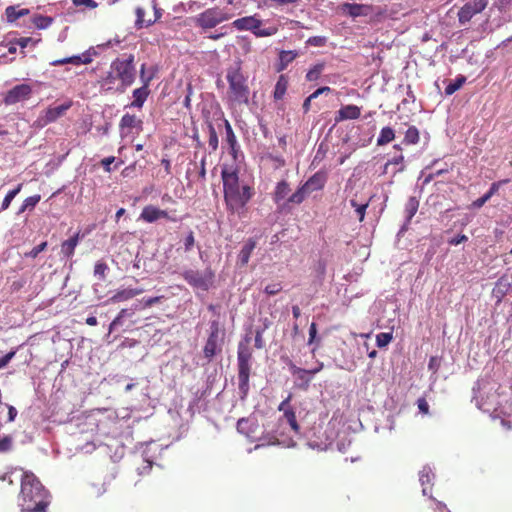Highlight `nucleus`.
Segmentation results:
<instances>
[{
    "mask_svg": "<svg viewBox=\"0 0 512 512\" xmlns=\"http://www.w3.org/2000/svg\"><path fill=\"white\" fill-rule=\"evenodd\" d=\"M21 188H22V184H19L15 189H13L7 193V195L5 196V198L2 202L1 210H6L10 206L12 200L21 191Z\"/></svg>",
    "mask_w": 512,
    "mask_h": 512,
    "instance_id": "obj_41",
    "label": "nucleus"
},
{
    "mask_svg": "<svg viewBox=\"0 0 512 512\" xmlns=\"http://www.w3.org/2000/svg\"><path fill=\"white\" fill-rule=\"evenodd\" d=\"M325 68V63H317L315 64L306 74V80L309 82L316 81L320 78L321 73Z\"/></svg>",
    "mask_w": 512,
    "mask_h": 512,
    "instance_id": "obj_35",
    "label": "nucleus"
},
{
    "mask_svg": "<svg viewBox=\"0 0 512 512\" xmlns=\"http://www.w3.org/2000/svg\"><path fill=\"white\" fill-rule=\"evenodd\" d=\"M297 56L298 53L295 51H281L279 54L280 64L278 71L284 70Z\"/></svg>",
    "mask_w": 512,
    "mask_h": 512,
    "instance_id": "obj_29",
    "label": "nucleus"
},
{
    "mask_svg": "<svg viewBox=\"0 0 512 512\" xmlns=\"http://www.w3.org/2000/svg\"><path fill=\"white\" fill-rule=\"evenodd\" d=\"M208 132H209V140H208L209 147L212 149V151H216L218 149L219 141H218L217 132L211 123L208 125Z\"/></svg>",
    "mask_w": 512,
    "mask_h": 512,
    "instance_id": "obj_42",
    "label": "nucleus"
},
{
    "mask_svg": "<svg viewBox=\"0 0 512 512\" xmlns=\"http://www.w3.org/2000/svg\"><path fill=\"white\" fill-rule=\"evenodd\" d=\"M21 512H45L50 503L49 492L33 473L25 472L21 479Z\"/></svg>",
    "mask_w": 512,
    "mask_h": 512,
    "instance_id": "obj_1",
    "label": "nucleus"
},
{
    "mask_svg": "<svg viewBox=\"0 0 512 512\" xmlns=\"http://www.w3.org/2000/svg\"><path fill=\"white\" fill-rule=\"evenodd\" d=\"M466 82V77L463 75L458 76L453 82H450L445 88V94L450 96L459 90Z\"/></svg>",
    "mask_w": 512,
    "mask_h": 512,
    "instance_id": "obj_36",
    "label": "nucleus"
},
{
    "mask_svg": "<svg viewBox=\"0 0 512 512\" xmlns=\"http://www.w3.org/2000/svg\"><path fill=\"white\" fill-rule=\"evenodd\" d=\"M418 409L423 414H427L429 411V405L428 402L424 398H420L417 401Z\"/></svg>",
    "mask_w": 512,
    "mask_h": 512,
    "instance_id": "obj_58",
    "label": "nucleus"
},
{
    "mask_svg": "<svg viewBox=\"0 0 512 512\" xmlns=\"http://www.w3.org/2000/svg\"><path fill=\"white\" fill-rule=\"evenodd\" d=\"M110 69L116 73V77L121 82V87L118 88L121 92H124L135 80L134 56L132 54L125 59H115L111 63Z\"/></svg>",
    "mask_w": 512,
    "mask_h": 512,
    "instance_id": "obj_3",
    "label": "nucleus"
},
{
    "mask_svg": "<svg viewBox=\"0 0 512 512\" xmlns=\"http://www.w3.org/2000/svg\"><path fill=\"white\" fill-rule=\"evenodd\" d=\"M434 478V474L432 473V469L429 466H424L423 469L419 473V481L423 486L422 493L423 495H428L427 488L425 484L431 483Z\"/></svg>",
    "mask_w": 512,
    "mask_h": 512,
    "instance_id": "obj_28",
    "label": "nucleus"
},
{
    "mask_svg": "<svg viewBox=\"0 0 512 512\" xmlns=\"http://www.w3.org/2000/svg\"><path fill=\"white\" fill-rule=\"evenodd\" d=\"M226 79L229 84L227 98L233 105L247 104L249 101L250 90L246 83V78L241 72L239 62L231 65L227 69Z\"/></svg>",
    "mask_w": 512,
    "mask_h": 512,
    "instance_id": "obj_2",
    "label": "nucleus"
},
{
    "mask_svg": "<svg viewBox=\"0 0 512 512\" xmlns=\"http://www.w3.org/2000/svg\"><path fill=\"white\" fill-rule=\"evenodd\" d=\"M140 217L148 223H153L160 219L159 208L152 205L146 206L143 208Z\"/></svg>",
    "mask_w": 512,
    "mask_h": 512,
    "instance_id": "obj_26",
    "label": "nucleus"
},
{
    "mask_svg": "<svg viewBox=\"0 0 512 512\" xmlns=\"http://www.w3.org/2000/svg\"><path fill=\"white\" fill-rule=\"evenodd\" d=\"M282 290V286L280 283H273V284H268L266 287H265V293L268 294V295H276L277 293H279L280 291Z\"/></svg>",
    "mask_w": 512,
    "mask_h": 512,
    "instance_id": "obj_51",
    "label": "nucleus"
},
{
    "mask_svg": "<svg viewBox=\"0 0 512 512\" xmlns=\"http://www.w3.org/2000/svg\"><path fill=\"white\" fill-rule=\"evenodd\" d=\"M403 160H404L403 155L399 154V155L393 157L391 160H389L386 163L385 169H387L390 165H400V167L397 170H395L394 173L401 172L404 170Z\"/></svg>",
    "mask_w": 512,
    "mask_h": 512,
    "instance_id": "obj_47",
    "label": "nucleus"
},
{
    "mask_svg": "<svg viewBox=\"0 0 512 512\" xmlns=\"http://www.w3.org/2000/svg\"><path fill=\"white\" fill-rule=\"evenodd\" d=\"M326 182V176L324 173L317 172L311 176L303 185L305 189L311 194L314 191L320 190L324 187Z\"/></svg>",
    "mask_w": 512,
    "mask_h": 512,
    "instance_id": "obj_20",
    "label": "nucleus"
},
{
    "mask_svg": "<svg viewBox=\"0 0 512 512\" xmlns=\"http://www.w3.org/2000/svg\"><path fill=\"white\" fill-rule=\"evenodd\" d=\"M118 77H116V73L110 69L108 74L105 78H103L102 85L107 86L109 89L112 88V85L114 84L115 80H117Z\"/></svg>",
    "mask_w": 512,
    "mask_h": 512,
    "instance_id": "obj_50",
    "label": "nucleus"
},
{
    "mask_svg": "<svg viewBox=\"0 0 512 512\" xmlns=\"http://www.w3.org/2000/svg\"><path fill=\"white\" fill-rule=\"evenodd\" d=\"M365 6L356 3H345L343 5V10L347 12L351 17H358L365 15L364 13Z\"/></svg>",
    "mask_w": 512,
    "mask_h": 512,
    "instance_id": "obj_32",
    "label": "nucleus"
},
{
    "mask_svg": "<svg viewBox=\"0 0 512 512\" xmlns=\"http://www.w3.org/2000/svg\"><path fill=\"white\" fill-rule=\"evenodd\" d=\"M140 309V304H134L130 308L122 309L117 317L110 323L109 331L117 329L119 326L123 324V319L132 317L137 310Z\"/></svg>",
    "mask_w": 512,
    "mask_h": 512,
    "instance_id": "obj_18",
    "label": "nucleus"
},
{
    "mask_svg": "<svg viewBox=\"0 0 512 512\" xmlns=\"http://www.w3.org/2000/svg\"><path fill=\"white\" fill-rule=\"evenodd\" d=\"M30 43H36L33 41L30 37H22L16 40V44L19 45L21 48L27 47Z\"/></svg>",
    "mask_w": 512,
    "mask_h": 512,
    "instance_id": "obj_62",
    "label": "nucleus"
},
{
    "mask_svg": "<svg viewBox=\"0 0 512 512\" xmlns=\"http://www.w3.org/2000/svg\"><path fill=\"white\" fill-rule=\"evenodd\" d=\"M367 207H368V203H364V204L358 205L357 208L355 209V211H356V213L358 215L359 221H363L364 220L365 211H366Z\"/></svg>",
    "mask_w": 512,
    "mask_h": 512,
    "instance_id": "obj_59",
    "label": "nucleus"
},
{
    "mask_svg": "<svg viewBox=\"0 0 512 512\" xmlns=\"http://www.w3.org/2000/svg\"><path fill=\"white\" fill-rule=\"evenodd\" d=\"M468 240V237L464 234L458 235L452 239L449 240V244L451 245H459L462 242H466Z\"/></svg>",
    "mask_w": 512,
    "mask_h": 512,
    "instance_id": "obj_63",
    "label": "nucleus"
},
{
    "mask_svg": "<svg viewBox=\"0 0 512 512\" xmlns=\"http://www.w3.org/2000/svg\"><path fill=\"white\" fill-rule=\"evenodd\" d=\"M310 195L309 191L307 189H305V186L302 185L301 187H299L297 189L296 192H294L289 198H288V202L289 203H294V204H300L302 203L306 197Z\"/></svg>",
    "mask_w": 512,
    "mask_h": 512,
    "instance_id": "obj_34",
    "label": "nucleus"
},
{
    "mask_svg": "<svg viewBox=\"0 0 512 512\" xmlns=\"http://www.w3.org/2000/svg\"><path fill=\"white\" fill-rule=\"evenodd\" d=\"M252 196L253 190L249 185H242L240 189L224 195L228 211L231 213L241 214Z\"/></svg>",
    "mask_w": 512,
    "mask_h": 512,
    "instance_id": "obj_6",
    "label": "nucleus"
},
{
    "mask_svg": "<svg viewBox=\"0 0 512 512\" xmlns=\"http://www.w3.org/2000/svg\"><path fill=\"white\" fill-rule=\"evenodd\" d=\"M163 296H156V297H149V298H143L142 303L144 307H151L154 304H157L161 301Z\"/></svg>",
    "mask_w": 512,
    "mask_h": 512,
    "instance_id": "obj_55",
    "label": "nucleus"
},
{
    "mask_svg": "<svg viewBox=\"0 0 512 512\" xmlns=\"http://www.w3.org/2000/svg\"><path fill=\"white\" fill-rule=\"evenodd\" d=\"M223 341L224 332L221 331L219 322L216 320L211 321L208 338L203 347V354L207 362H211L217 354L221 353Z\"/></svg>",
    "mask_w": 512,
    "mask_h": 512,
    "instance_id": "obj_4",
    "label": "nucleus"
},
{
    "mask_svg": "<svg viewBox=\"0 0 512 512\" xmlns=\"http://www.w3.org/2000/svg\"><path fill=\"white\" fill-rule=\"evenodd\" d=\"M47 247V242H42L39 245L32 248L29 252H26L25 257L36 258L42 251Z\"/></svg>",
    "mask_w": 512,
    "mask_h": 512,
    "instance_id": "obj_48",
    "label": "nucleus"
},
{
    "mask_svg": "<svg viewBox=\"0 0 512 512\" xmlns=\"http://www.w3.org/2000/svg\"><path fill=\"white\" fill-rule=\"evenodd\" d=\"M251 369H238V394L241 401H245L249 393V377Z\"/></svg>",
    "mask_w": 512,
    "mask_h": 512,
    "instance_id": "obj_15",
    "label": "nucleus"
},
{
    "mask_svg": "<svg viewBox=\"0 0 512 512\" xmlns=\"http://www.w3.org/2000/svg\"><path fill=\"white\" fill-rule=\"evenodd\" d=\"M13 438L9 435L0 438V453L8 452L12 449Z\"/></svg>",
    "mask_w": 512,
    "mask_h": 512,
    "instance_id": "obj_46",
    "label": "nucleus"
},
{
    "mask_svg": "<svg viewBox=\"0 0 512 512\" xmlns=\"http://www.w3.org/2000/svg\"><path fill=\"white\" fill-rule=\"evenodd\" d=\"M361 110L356 105H346L342 107L335 117L336 122L348 120V119H357L360 117Z\"/></svg>",
    "mask_w": 512,
    "mask_h": 512,
    "instance_id": "obj_17",
    "label": "nucleus"
},
{
    "mask_svg": "<svg viewBox=\"0 0 512 512\" xmlns=\"http://www.w3.org/2000/svg\"><path fill=\"white\" fill-rule=\"evenodd\" d=\"M223 123H224V127H225L224 141L227 143V145L230 149V154L232 155L233 159L236 161L237 154L240 151V145L238 144L236 135H235L229 121L227 119H224Z\"/></svg>",
    "mask_w": 512,
    "mask_h": 512,
    "instance_id": "obj_14",
    "label": "nucleus"
},
{
    "mask_svg": "<svg viewBox=\"0 0 512 512\" xmlns=\"http://www.w3.org/2000/svg\"><path fill=\"white\" fill-rule=\"evenodd\" d=\"M74 5L76 6H86L88 8H96L97 3L94 0H74Z\"/></svg>",
    "mask_w": 512,
    "mask_h": 512,
    "instance_id": "obj_56",
    "label": "nucleus"
},
{
    "mask_svg": "<svg viewBox=\"0 0 512 512\" xmlns=\"http://www.w3.org/2000/svg\"><path fill=\"white\" fill-rule=\"evenodd\" d=\"M52 22H53V19L48 16L36 15L32 18V23L38 29H46L52 24Z\"/></svg>",
    "mask_w": 512,
    "mask_h": 512,
    "instance_id": "obj_38",
    "label": "nucleus"
},
{
    "mask_svg": "<svg viewBox=\"0 0 512 512\" xmlns=\"http://www.w3.org/2000/svg\"><path fill=\"white\" fill-rule=\"evenodd\" d=\"M239 169L235 164H223L221 167V178L223 182L224 195L238 190L242 187L239 182Z\"/></svg>",
    "mask_w": 512,
    "mask_h": 512,
    "instance_id": "obj_10",
    "label": "nucleus"
},
{
    "mask_svg": "<svg viewBox=\"0 0 512 512\" xmlns=\"http://www.w3.org/2000/svg\"><path fill=\"white\" fill-rule=\"evenodd\" d=\"M490 199L489 195H487L486 193L478 198L477 200H475L473 203H472V206L474 208H481L488 200Z\"/></svg>",
    "mask_w": 512,
    "mask_h": 512,
    "instance_id": "obj_60",
    "label": "nucleus"
},
{
    "mask_svg": "<svg viewBox=\"0 0 512 512\" xmlns=\"http://www.w3.org/2000/svg\"><path fill=\"white\" fill-rule=\"evenodd\" d=\"M237 431L246 436H250L253 432L252 423L248 418H241L237 421Z\"/></svg>",
    "mask_w": 512,
    "mask_h": 512,
    "instance_id": "obj_39",
    "label": "nucleus"
},
{
    "mask_svg": "<svg viewBox=\"0 0 512 512\" xmlns=\"http://www.w3.org/2000/svg\"><path fill=\"white\" fill-rule=\"evenodd\" d=\"M419 207V201L416 197H410L405 205L406 221L409 222L416 214Z\"/></svg>",
    "mask_w": 512,
    "mask_h": 512,
    "instance_id": "obj_33",
    "label": "nucleus"
},
{
    "mask_svg": "<svg viewBox=\"0 0 512 512\" xmlns=\"http://www.w3.org/2000/svg\"><path fill=\"white\" fill-rule=\"evenodd\" d=\"M32 88L28 84H19L9 90L4 98L6 105H13L30 97Z\"/></svg>",
    "mask_w": 512,
    "mask_h": 512,
    "instance_id": "obj_13",
    "label": "nucleus"
},
{
    "mask_svg": "<svg viewBox=\"0 0 512 512\" xmlns=\"http://www.w3.org/2000/svg\"><path fill=\"white\" fill-rule=\"evenodd\" d=\"M151 77L146 78L144 80V84L142 87L137 88L133 91V102L130 104L131 107L142 108L148 95H149V82Z\"/></svg>",
    "mask_w": 512,
    "mask_h": 512,
    "instance_id": "obj_16",
    "label": "nucleus"
},
{
    "mask_svg": "<svg viewBox=\"0 0 512 512\" xmlns=\"http://www.w3.org/2000/svg\"><path fill=\"white\" fill-rule=\"evenodd\" d=\"M331 91V88L328 87V86H324V87H320L318 88L317 90H315L311 95H310V99H315L317 98L319 95H322L324 93H329Z\"/></svg>",
    "mask_w": 512,
    "mask_h": 512,
    "instance_id": "obj_61",
    "label": "nucleus"
},
{
    "mask_svg": "<svg viewBox=\"0 0 512 512\" xmlns=\"http://www.w3.org/2000/svg\"><path fill=\"white\" fill-rule=\"evenodd\" d=\"M182 277L193 288L208 291L213 284L215 275L211 269H206L204 272L187 269L183 271Z\"/></svg>",
    "mask_w": 512,
    "mask_h": 512,
    "instance_id": "obj_7",
    "label": "nucleus"
},
{
    "mask_svg": "<svg viewBox=\"0 0 512 512\" xmlns=\"http://www.w3.org/2000/svg\"><path fill=\"white\" fill-rule=\"evenodd\" d=\"M79 242V233L65 240L61 245V253L66 257H71Z\"/></svg>",
    "mask_w": 512,
    "mask_h": 512,
    "instance_id": "obj_25",
    "label": "nucleus"
},
{
    "mask_svg": "<svg viewBox=\"0 0 512 512\" xmlns=\"http://www.w3.org/2000/svg\"><path fill=\"white\" fill-rule=\"evenodd\" d=\"M233 17V14L224 11L218 7L210 8L202 12L197 17V25L203 29H211L218 24L227 21Z\"/></svg>",
    "mask_w": 512,
    "mask_h": 512,
    "instance_id": "obj_8",
    "label": "nucleus"
},
{
    "mask_svg": "<svg viewBox=\"0 0 512 512\" xmlns=\"http://www.w3.org/2000/svg\"><path fill=\"white\" fill-rule=\"evenodd\" d=\"M232 25L239 31H251L256 37L272 36L278 31L275 26L261 28L262 21L256 15L238 18Z\"/></svg>",
    "mask_w": 512,
    "mask_h": 512,
    "instance_id": "obj_5",
    "label": "nucleus"
},
{
    "mask_svg": "<svg viewBox=\"0 0 512 512\" xmlns=\"http://www.w3.org/2000/svg\"><path fill=\"white\" fill-rule=\"evenodd\" d=\"M405 141L408 144H416L419 141V132L416 127L411 126L407 129L405 133Z\"/></svg>",
    "mask_w": 512,
    "mask_h": 512,
    "instance_id": "obj_44",
    "label": "nucleus"
},
{
    "mask_svg": "<svg viewBox=\"0 0 512 512\" xmlns=\"http://www.w3.org/2000/svg\"><path fill=\"white\" fill-rule=\"evenodd\" d=\"M205 165H206V156H203L200 161V168H199V174H198L199 179H201L202 181H204L206 178Z\"/></svg>",
    "mask_w": 512,
    "mask_h": 512,
    "instance_id": "obj_57",
    "label": "nucleus"
},
{
    "mask_svg": "<svg viewBox=\"0 0 512 512\" xmlns=\"http://www.w3.org/2000/svg\"><path fill=\"white\" fill-rule=\"evenodd\" d=\"M115 161V157L113 156H110V157H106L104 158L102 161H101V164L102 166L104 167V169L107 171V172H110L111 171V167L110 165Z\"/></svg>",
    "mask_w": 512,
    "mask_h": 512,
    "instance_id": "obj_64",
    "label": "nucleus"
},
{
    "mask_svg": "<svg viewBox=\"0 0 512 512\" xmlns=\"http://www.w3.org/2000/svg\"><path fill=\"white\" fill-rule=\"evenodd\" d=\"M289 192V184L285 180L280 181L275 188L274 201L276 203H279L280 201L284 200L287 197Z\"/></svg>",
    "mask_w": 512,
    "mask_h": 512,
    "instance_id": "obj_27",
    "label": "nucleus"
},
{
    "mask_svg": "<svg viewBox=\"0 0 512 512\" xmlns=\"http://www.w3.org/2000/svg\"><path fill=\"white\" fill-rule=\"evenodd\" d=\"M72 104V101L68 100L59 106L47 108L44 111V114L39 118V121L43 126L55 122L57 119L65 115V113L71 108Z\"/></svg>",
    "mask_w": 512,
    "mask_h": 512,
    "instance_id": "obj_12",
    "label": "nucleus"
},
{
    "mask_svg": "<svg viewBox=\"0 0 512 512\" xmlns=\"http://www.w3.org/2000/svg\"><path fill=\"white\" fill-rule=\"evenodd\" d=\"M395 138L394 130L390 127H384L380 131V135L377 138V145L383 146L390 143Z\"/></svg>",
    "mask_w": 512,
    "mask_h": 512,
    "instance_id": "obj_30",
    "label": "nucleus"
},
{
    "mask_svg": "<svg viewBox=\"0 0 512 512\" xmlns=\"http://www.w3.org/2000/svg\"><path fill=\"white\" fill-rule=\"evenodd\" d=\"M89 53H83L81 55H76L72 57H67L59 60H55L51 63L53 66H59L64 65L67 63H71L74 65H80V64H89L91 62V58H89Z\"/></svg>",
    "mask_w": 512,
    "mask_h": 512,
    "instance_id": "obj_22",
    "label": "nucleus"
},
{
    "mask_svg": "<svg viewBox=\"0 0 512 512\" xmlns=\"http://www.w3.org/2000/svg\"><path fill=\"white\" fill-rule=\"evenodd\" d=\"M142 120L138 119L135 115L125 114L122 116L120 120L119 127L120 129H137L138 131L142 130Z\"/></svg>",
    "mask_w": 512,
    "mask_h": 512,
    "instance_id": "obj_23",
    "label": "nucleus"
},
{
    "mask_svg": "<svg viewBox=\"0 0 512 512\" xmlns=\"http://www.w3.org/2000/svg\"><path fill=\"white\" fill-rule=\"evenodd\" d=\"M132 294L133 293H131L130 288L119 290L112 297L109 298L108 302L119 303L127 301L129 299H132Z\"/></svg>",
    "mask_w": 512,
    "mask_h": 512,
    "instance_id": "obj_37",
    "label": "nucleus"
},
{
    "mask_svg": "<svg viewBox=\"0 0 512 512\" xmlns=\"http://www.w3.org/2000/svg\"><path fill=\"white\" fill-rule=\"evenodd\" d=\"M489 0H469L457 13L459 23L467 24L473 16L481 13L487 6Z\"/></svg>",
    "mask_w": 512,
    "mask_h": 512,
    "instance_id": "obj_11",
    "label": "nucleus"
},
{
    "mask_svg": "<svg viewBox=\"0 0 512 512\" xmlns=\"http://www.w3.org/2000/svg\"><path fill=\"white\" fill-rule=\"evenodd\" d=\"M40 195H33L24 200L25 206L28 207L29 210H32L40 201Z\"/></svg>",
    "mask_w": 512,
    "mask_h": 512,
    "instance_id": "obj_52",
    "label": "nucleus"
},
{
    "mask_svg": "<svg viewBox=\"0 0 512 512\" xmlns=\"http://www.w3.org/2000/svg\"><path fill=\"white\" fill-rule=\"evenodd\" d=\"M393 339L392 333L381 332L376 335V343L379 348L386 347Z\"/></svg>",
    "mask_w": 512,
    "mask_h": 512,
    "instance_id": "obj_43",
    "label": "nucleus"
},
{
    "mask_svg": "<svg viewBox=\"0 0 512 512\" xmlns=\"http://www.w3.org/2000/svg\"><path fill=\"white\" fill-rule=\"evenodd\" d=\"M323 367L322 362L318 363V369H303L297 367L292 361L288 363L289 371L295 377V386L304 391L309 388L313 376L319 373Z\"/></svg>",
    "mask_w": 512,
    "mask_h": 512,
    "instance_id": "obj_9",
    "label": "nucleus"
},
{
    "mask_svg": "<svg viewBox=\"0 0 512 512\" xmlns=\"http://www.w3.org/2000/svg\"><path fill=\"white\" fill-rule=\"evenodd\" d=\"M287 86H288L287 79L283 75H281L279 77L278 81L276 82L275 89H274V98L276 100H280L284 97L286 90H287Z\"/></svg>",
    "mask_w": 512,
    "mask_h": 512,
    "instance_id": "obj_31",
    "label": "nucleus"
},
{
    "mask_svg": "<svg viewBox=\"0 0 512 512\" xmlns=\"http://www.w3.org/2000/svg\"><path fill=\"white\" fill-rule=\"evenodd\" d=\"M30 13L29 9H18V6H8L5 9V15L9 23L15 22L17 19L24 17Z\"/></svg>",
    "mask_w": 512,
    "mask_h": 512,
    "instance_id": "obj_24",
    "label": "nucleus"
},
{
    "mask_svg": "<svg viewBox=\"0 0 512 512\" xmlns=\"http://www.w3.org/2000/svg\"><path fill=\"white\" fill-rule=\"evenodd\" d=\"M257 242L254 238H249L243 245L239 255L238 262L241 266H245L248 264L250 256L255 249Z\"/></svg>",
    "mask_w": 512,
    "mask_h": 512,
    "instance_id": "obj_21",
    "label": "nucleus"
},
{
    "mask_svg": "<svg viewBox=\"0 0 512 512\" xmlns=\"http://www.w3.org/2000/svg\"><path fill=\"white\" fill-rule=\"evenodd\" d=\"M326 42L327 38L324 36H313L306 41V44L315 47H323Z\"/></svg>",
    "mask_w": 512,
    "mask_h": 512,
    "instance_id": "obj_49",
    "label": "nucleus"
},
{
    "mask_svg": "<svg viewBox=\"0 0 512 512\" xmlns=\"http://www.w3.org/2000/svg\"><path fill=\"white\" fill-rule=\"evenodd\" d=\"M15 354H16V351L13 350V351L8 352L2 358H0V369L5 368L9 364V362L13 359Z\"/></svg>",
    "mask_w": 512,
    "mask_h": 512,
    "instance_id": "obj_54",
    "label": "nucleus"
},
{
    "mask_svg": "<svg viewBox=\"0 0 512 512\" xmlns=\"http://www.w3.org/2000/svg\"><path fill=\"white\" fill-rule=\"evenodd\" d=\"M108 270L109 267L104 261H97L94 266V276L99 280H104Z\"/></svg>",
    "mask_w": 512,
    "mask_h": 512,
    "instance_id": "obj_40",
    "label": "nucleus"
},
{
    "mask_svg": "<svg viewBox=\"0 0 512 512\" xmlns=\"http://www.w3.org/2000/svg\"><path fill=\"white\" fill-rule=\"evenodd\" d=\"M195 244L194 233L190 231L184 240L185 251H190Z\"/></svg>",
    "mask_w": 512,
    "mask_h": 512,
    "instance_id": "obj_53",
    "label": "nucleus"
},
{
    "mask_svg": "<svg viewBox=\"0 0 512 512\" xmlns=\"http://www.w3.org/2000/svg\"><path fill=\"white\" fill-rule=\"evenodd\" d=\"M284 417L287 420V422L289 423V425L291 426V428L294 431L298 432L299 431V425H298L297 420H296L295 412L293 410H285Z\"/></svg>",
    "mask_w": 512,
    "mask_h": 512,
    "instance_id": "obj_45",
    "label": "nucleus"
},
{
    "mask_svg": "<svg viewBox=\"0 0 512 512\" xmlns=\"http://www.w3.org/2000/svg\"><path fill=\"white\" fill-rule=\"evenodd\" d=\"M251 356L252 355H251V352H250L248 346L244 345L243 343H239L238 351H237L238 369H251V366H250Z\"/></svg>",
    "mask_w": 512,
    "mask_h": 512,
    "instance_id": "obj_19",
    "label": "nucleus"
}]
</instances>
